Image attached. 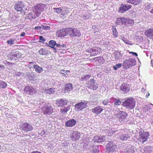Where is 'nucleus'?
I'll return each mask as SVG.
<instances>
[{"label": "nucleus", "instance_id": "nucleus-62", "mask_svg": "<svg viewBox=\"0 0 153 153\" xmlns=\"http://www.w3.org/2000/svg\"><path fill=\"white\" fill-rule=\"evenodd\" d=\"M25 33L23 32V33H22L20 35V36H24L25 35Z\"/></svg>", "mask_w": 153, "mask_h": 153}, {"label": "nucleus", "instance_id": "nucleus-10", "mask_svg": "<svg viewBox=\"0 0 153 153\" xmlns=\"http://www.w3.org/2000/svg\"><path fill=\"white\" fill-rule=\"evenodd\" d=\"M36 91L35 88L29 85L26 86L24 89V92L25 93L30 95L35 93Z\"/></svg>", "mask_w": 153, "mask_h": 153}, {"label": "nucleus", "instance_id": "nucleus-15", "mask_svg": "<svg viewBox=\"0 0 153 153\" xmlns=\"http://www.w3.org/2000/svg\"><path fill=\"white\" fill-rule=\"evenodd\" d=\"M101 50L100 48L99 47H94L87 50L86 52L90 53H91V56H94L100 52Z\"/></svg>", "mask_w": 153, "mask_h": 153}, {"label": "nucleus", "instance_id": "nucleus-6", "mask_svg": "<svg viewBox=\"0 0 153 153\" xmlns=\"http://www.w3.org/2000/svg\"><path fill=\"white\" fill-rule=\"evenodd\" d=\"M43 114L46 115H50L53 112V108L50 105H45L41 108Z\"/></svg>", "mask_w": 153, "mask_h": 153}, {"label": "nucleus", "instance_id": "nucleus-52", "mask_svg": "<svg viewBox=\"0 0 153 153\" xmlns=\"http://www.w3.org/2000/svg\"><path fill=\"white\" fill-rule=\"evenodd\" d=\"M42 25L40 26H37L35 27L34 29L35 30H42Z\"/></svg>", "mask_w": 153, "mask_h": 153}, {"label": "nucleus", "instance_id": "nucleus-44", "mask_svg": "<svg viewBox=\"0 0 153 153\" xmlns=\"http://www.w3.org/2000/svg\"><path fill=\"white\" fill-rule=\"evenodd\" d=\"M39 53L40 55H45L47 53V51L45 49L42 48L39 51Z\"/></svg>", "mask_w": 153, "mask_h": 153}, {"label": "nucleus", "instance_id": "nucleus-4", "mask_svg": "<svg viewBox=\"0 0 153 153\" xmlns=\"http://www.w3.org/2000/svg\"><path fill=\"white\" fill-rule=\"evenodd\" d=\"M116 115L121 123H124L126 121L128 114L125 112L120 111L116 114Z\"/></svg>", "mask_w": 153, "mask_h": 153}, {"label": "nucleus", "instance_id": "nucleus-45", "mask_svg": "<svg viewBox=\"0 0 153 153\" xmlns=\"http://www.w3.org/2000/svg\"><path fill=\"white\" fill-rule=\"evenodd\" d=\"M53 9H54V11L55 12L58 13H61V14H62V8L61 9V7H58L54 8Z\"/></svg>", "mask_w": 153, "mask_h": 153}, {"label": "nucleus", "instance_id": "nucleus-7", "mask_svg": "<svg viewBox=\"0 0 153 153\" xmlns=\"http://www.w3.org/2000/svg\"><path fill=\"white\" fill-rule=\"evenodd\" d=\"M45 7V5L44 4H37L34 6L33 11L35 13L36 16H38Z\"/></svg>", "mask_w": 153, "mask_h": 153}, {"label": "nucleus", "instance_id": "nucleus-35", "mask_svg": "<svg viewBox=\"0 0 153 153\" xmlns=\"http://www.w3.org/2000/svg\"><path fill=\"white\" fill-rule=\"evenodd\" d=\"M110 99L114 102V104L116 105H119L121 103V101L118 99H116L113 97H111Z\"/></svg>", "mask_w": 153, "mask_h": 153}, {"label": "nucleus", "instance_id": "nucleus-25", "mask_svg": "<svg viewBox=\"0 0 153 153\" xmlns=\"http://www.w3.org/2000/svg\"><path fill=\"white\" fill-rule=\"evenodd\" d=\"M108 128L107 127V129L105 131V132L107 134V135L108 136H111L114 133H115V134H117V135H118L119 131H115L112 130L111 129H110V128H109V129L108 130Z\"/></svg>", "mask_w": 153, "mask_h": 153}, {"label": "nucleus", "instance_id": "nucleus-22", "mask_svg": "<svg viewBox=\"0 0 153 153\" xmlns=\"http://www.w3.org/2000/svg\"><path fill=\"white\" fill-rule=\"evenodd\" d=\"M76 120L73 119H71L66 122L65 126L67 127H72L76 123Z\"/></svg>", "mask_w": 153, "mask_h": 153}, {"label": "nucleus", "instance_id": "nucleus-8", "mask_svg": "<svg viewBox=\"0 0 153 153\" xmlns=\"http://www.w3.org/2000/svg\"><path fill=\"white\" fill-rule=\"evenodd\" d=\"M94 79H92L88 81V87L93 90H96L98 88V84Z\"/></svg>", "mask_w": 153, "mask_h": 153}, {"label": "nucleus", "instance_id": "nucleus-14", "mask_svg": "<svg viewBox=\"0 0 153 153\" xmlns=\"http://www.w3.org/2000/svg\"><path fill=\"white\" fill-rule=\"evenodd\" d=\"M68 35V28H62L58 30L56 32V35L59 37H62Z\"/></svg>", "mask_w": 153, "mask_h": 153}, {"label": "nucleus", "instance_id": "nucleus-3", "mask_svg": "<svg viewBox=\"0 0 153 153\" xmlns=\"http://www.w3.org/2000/svg\"><path fill=\"white\" fill-rule=\"evenodd\" d=\"M68 34L71 38L75 36L79 37L81 36V33L79 30L76 28H68Z\"/></svg>", "mask_w": 153, "mask_h": 153}, {"label": "nucleus", "instance_id": "nucleus-39", "mask_svg": "<svg viewBox=\"0 0 153 153\" xmlns=\"http://www.w3.org/2000/svg\"><path fill=\"white\" fill-rule=\"evenodd\" d=\"M49 44L50 45V47L53 49L54 50H56V48L55 47L56 44V42L53 40H51L49 42Z\"/></svg>", "mask_w": 153, "mask_h": 153}, {"label": "nucleus", "instance_id": "nucleus-63", "mask_svg": "<svg viewBox=\"0 0 153 153\" xmlns=\"http://www.w3.org/2000/svg\"><path fill=\"white\" fill-rule=\"evenodd\" d=\"M149 95H150V94L149 93H147V94L145 96L146 97V98H148L149 97Z\"/></svg>", "mask_w": 153, "mask_h": 153}, {"label": "nucleus", "instance_id": "nucleus-53", "mask_svg": "<svg viewBox=\"0 0 153 153\" xmlns=\"http://www.w3.org/2000/svg\"><path fill=\"white\" fill-rule=\"evenodd\" d=\"M129 53H132V55H133V56H137V54L136 53L132 52H129Z\"/></svg>", "mask_w": 153, "mask_h": 153}, {"label": "nucleus", "instance_id": "nucleus-13", "mask_svg": "<svg viewBox=\"0 0 153 153\" xmlns=\"http://www.w3.org/2000/svg\"><path fill=\"white\" fill-rule=\"evenodd\" d=\"M87 106L86 103L85 102H81L75 104L74 106V110L77 111H81Z\"/></svg>", "mask_w": 153, "mask_h": 153}, {"label": "nucleus", "instance_id": "nucleus-42", "mask_svg": "<svg viewBox=\"0 0 153 153\" xmlns=\"http://www.w3.org/2000/svg\"><path fill=\"white\" fill-rule=\"evenodd\" d=\"M28 78L30 80L35 81L36 79V75L33 74L32 75L30 74H28Z\"/></svg>", "mask_w": 153, "mask_h": 153}, {"label": "nucleus", "instance_id": "nucleus-31", "mask_svg": "<svg viewBox=\"0 0 153 153\" xmlns=\"http://www.w3.org/2000/svg\"><path fill=\"white\" fill-rule=\"evenodd\" d=\"M113 55L115 59L116 60H119L120 59H121L123 56L120 52L117 51L114 53Z\"/></svg>", "mask_w": 153, "mask_h": 153}, {"label": "nucleus", "instance_id": "nucleus-2", "mask_svg": "<svg viewBox=\"0 0 153 153\" xmlns=\"http://www.w3.org/2000/svg\"><path fill=\"white\" fill-rule=\"evenodd\" d=\"M136 62L134 59L130 58L125 59L123 63V68L124 69H128L130 67L135 65Z\"/></svg>", "mask_w": 153, "mask_h": 153}, {"label": "nucleus", "instance_id": "nucleus-27", "mask_svg": "<svg viewBox=\"0 0 153 153\" xmlns=\"http://www.w3.org/2000/svg\"><path fill=\"white\" fill-rule=\"evenodd\" d=\"M124 26H129L132 25L134 23V21L132 19L125 18Z\"/></svg>", "mask_w": 153, "mask_h": 153}, {"label": "nucleus", "instance_id": "nucleus-50", "mask_svg": "<svg viewBox=\"0 0 153 153\" xmlns=\"http://www.w3.org/2000/svg\"><path fill=\"white\" fill-rule=\"evenodd\" d=\"M39 39L42 41H39L40 42H42V41L45 42L46 41V39L44 38L43 36H40L39 37Z\"/></svg>", "mask_w": 153, "mask_h": 153}, {"label": "nucleus", "instance_id": "nucleus-32", "mask_svg": "<svg viewBox=\"0 0 153 153\" xmlns=\"http://www.w3.org/2000/svg\"><path fill=\"white\" fill-rule=\"evenodd\" d=\"M125 20V18L124 17L118 18L117 19L116 23L118 25L123 26Z\"/></svg>", "mask_w": 153, "mask_h": 153}, {"label": "nucleus", "instance_id": "nucleus-24", "mask_svg": "<svg viewBox=\"0 0 153 153\" xmlns=\"http://www.w3.org/2000/svg\"><path fill=\"white\" fill-rule=\"evenodd\" d=\"M145 34L146 36L152 39L153 36V28H149L146 30Z\"/></svg>", "mask_w": 153, "mask_h": 153}, {"label": "nucleus", "instance_id": "nucleus-30", "mask_svg": "<svg viewBox=\"0 0 153 153\" xmlns=\"http://www.w3.org/2000/svg\"><path fill=\"white\" fill-rule=\"evenodd\" d=\"M133 147L131 145L127 146L126 148L124 153H134Z\"/></svg>", "mask_w": 153, "mask_h": 153}, {"label": "nucleus", "instance_id": "nucleus-59", "mask_svg": "<svg viewBox=\"0 0 153 153\" xmlns=\"http://www.w3.org/2000/svg\"><path fill=\"white\" fill-rule=\"evenodd\" d=\"M59 74H61L62 75V76H64L67 77V76L66 75V74L65 73H63L62 72H60Z\"/></svg>", "mask_w": 153, "mask_h": 153}, {"label": "nucleus", "instance_id": "nucleus-21", "mask_svg": "<svg viewBox=\"0 0 153 153\" xmlns=\"http://www.w3.org/2000/svg\"><path fill=\"white\" fill-rule=\"evenodd\" d=\"M22 54L18 51H17L13 54L10 55V58L12 60H17L21 57Z\"/></svg>", "mask_w": 153, "mask_h": 153}, {"label": "nucleus", "instance_id": "nucleus-17", "mask_svg": "<svg viewBox=\"0 0 153 153\" xmlns=\"http://www.w3.org/2000/svg\"><path fill=\"white\" fill-rule=\"evenodd\" d=\"M106 138L105 136L97 135L94 137L93 140L95 143H99L104 141L106 140Z\"/></svg>", "mask_w": 153, "mask_h": 153}, {"label": "nucleus", "instance_id": "nucleus-9", "mask_svg": "<svg viewBox=\"0 0 153 153\" xmlns=\"http://www.w3.org/2000/svg\"><path fill=\"white\" fill-rule=\"evenodd\" d=\"M20 126L22 130L26 132L31 131L33 129L32 126L27 123H22Z\"/></svg>", "mask_w": 153, "mask_h": 153}, {"label": "nucleus", "instance_id": "nucleus-12", "mask_svg": "<svg viewBox=\"0 0 153 153\" xmlns=\"http://www.w3.org/2000/svg\"><path fill=\"white\" fill-rule=\"evenodd\" d=\"M123 132V130H119L117 137L122 141H126L130 138V136L128 134H124Z\"/></svg>", "mask_w": 153, "mask_h": 153}, {"label": "nucleus", "instance_id": "nucleus-37", "mask_svg": "<svg viewBox=\"0 0 153 153\" xmlns=\"http://www.w3.org/2000/svg\"><path fill=\"white\" fill-rule=\"evenodd\" d=\"M83 13L85 14L82 15V17L84 19H86L90 18V16L89 15V14L88 12L87 11H83Z\"/></svg>", "mask_w": 153, "mask_h": 153}, {"label": "nucleus", "instance_id": "nucleus-38", "mask_svg": "<svg viewBox=\"0 0 153 153\" xmlns=\"http://www.w3.org/2000/svg\"><path fill=\"white\" fill-rule=\"evenodd\" d=\"M91 75H87L82 76L80 78V80L82 81H86L91 77Z\"/></svg>", "mask_w": 153, "mask_h": 153}, {"label": "nucleus", "instance_id": "nucleus-48", "mask_svg": "<svg viewBox=\"0 0 153 153\" xmlns=\"http://www.w3.org/2000/svg\"><path fill=\"white\" fill-rule=\"evenodd\" d=\"M121 39L123 40V41L127 44L131 45V44L130 43V42L128 40L126 39L124 37H123Z\"/></svg>", "mask_w": 153, "mask_h": 153}, {"label": "nucleus", "instance_id": "nucleus-55", "mask_svg": "<svg viewBox=\"0 0 153 153\" xmlns=\"http://www.w3.org/2000/svg\"><path fill=\"white\" fill-rule=\"evenodd\" d=\"M4 67L0 64V71H2L3 69H4Z\"/></svg>", "mask_w": 153, "mask_h": 153}, {"label": "nucleus", "instance_id": "nucleus-61", "mask_svg": "<svg viewBox=\"0 0 153 153\" xmlns=\"http://www.w3.org/2000/svg\"><path fill=\"white\" fill-rule=\"evenodd\" d=\"M31 153H41L40 152H39L38 151H33Z\"/></svg>", "mask_w": 153, "mask_h": 153}, {"label": "nucleus", "instance_id": "nucleus-26", "mask_svg": "<svg viewBox=\"0 0 153 153\" xmlns=\"http://www.w3.org/2000/svg\"><path fill=\"white\" fill-rule=\"evenodd\" d=\"M103 109L100 106H97L92 110V111L94 113L98 115L103 110Z\"/></svg>", "mask_w": 153, "mask_h": 153}, {"label": "nucleus", "instance_id": "nucleus-1", "mask_svg": "<svg viewBox=\"0 0 153 153\" xmlns=\"http://www.w3.org/2000/svg\"><path fill=\"white\" fill-rule=\"evenodd\" d=\"M122 105L126 108L132 109L134 108L135 105V100L132 97L126 98L125 100L123 102Z\"/></svg>", "mask_w": 153, "mask_h": 153}, {"label": "nucleus", "instance_id": "nucleus-54", "mask_svg": "<svg viewBox=\"0 0 153 153\" xmlns=\"http://www.w3.org/2000/svg\"><path fill=\"white\" fill-rule=\"evenodd\" d=\"M122 65L121 64L118 63L116 64V66L117 67V68H121L122 66Z\"/></svg>", "mask_w": 153, "mask_h": 153}, {"label": "nucleus", "instance_id": "nucleus-11", "mask_svg": "<svg viewBox=\"0 0 153 153\" xmlns=\"http://www.w3.org/2000/svg\"><path fill=\"white\" fill-rule=\"evenodd\" d=\"M149 135V133L147 131L141 132L140 133L139 138L138 140L142 143H143L147 140Z\"/></svg>", "mask_w": 153, "mask_h": 153}, {"label": "nucleus", "instance_id": "nucleus-33", "mask_svg": "<svg viewBox=\"0 0 153 153\" xmlns=\"http://www.w3.org/2000/svg\"><path fill=\"white\" fill-rule=\"evenodd\" d=\"M112 34L113 37L117 38L118 35V32L115 26H112L111 28Z\"/></svg>", "mask_w": 153, "mask_h": 153}, {"label": "nucleus", "instance_id": "nucleus-20", "mask_svg": "<svg viewBox=\"0 0 153 153\" xmlns=\"http://www.w3.org/2000/svg\"><path fill=\"white\" fill-rule=\"evenodd\" d=\"M41 90L42 92H44L46 94H52L55 92V88H46L44 87H42Z\"/></svg>", "mask_w": 153, "mask_h": 153}, {"label": "nucleus", "instance_id": "nucleus-51", "mask_svg": "<svg viewBox=\"0 0 153 153\" xmlns=\"http://www.w3.org/2000/svg\"><path fill=\"white\" fill-rule=\"evenodd\" d=\"M133 4L134 5H137L140 2V0H134Z\"/></svg>", "mask_w": 153, "mask_h": 153}, {"label": "nucleus", "instance_id": "nucleus-47", "mask_svg": "<svg viewBox=\"0 0 153 153\" xmlns=\"http://www.w3.org/2000/svg\"><path fill=\"white\" fill-rule=\"evenodd\" d=\"M15 39H10L7 41V43L9 45H12L14 44Z\"/></svg>", "mask_w": 153, "mask_h": 153}, {"label": "nucleus", "instance_id": "nucleus-58", "mask_svg": "<svg viewBox=\"0 0 153 153\" xmlns=\"http://www.w3.org/2000/svg\"><path fill=\"white\" fill-rule=\"evenodd\" d=\"M6 108L4 107L1 106V105H0V110H3L5 109Z\"/></svg>", "mask_w": 153, "mask_h": 153}, {"label": "nucleus", "instance_id": "nucleus-34", "mask_svg": "<svg viewBox=\"0 0 153 153\" xmlns=\"http://www.w3.org/2000/svg\"><path fill=\"white\" fill-rule=\"evenodd\" d=\"M73 89L72 85L71 83L66 84L65 86V93L71 91Z\"/></svg>", "mask_w": 153, "mask_h": 153}, {"label": "nucleus", "instance_id": "nucleus-49", "mask_svg": "<svg viewBox=\"0 0 153 153\" xmlns=\"http://www.w3.org/2000/svg\"><path fill=\"white\" fill-rule=\"evenodd\" d=\"M102 104L104 105H109L110 103V102L109 101L108 99H106L104 100L102 102Z\"/></svg>", "mask_w": 153, "mask_h": 153}, {"label": "nucleus", "instance_id": "nucleus-60", "mask_svg": "<svg viewBox=\"0 0 153 153\" xmlns=\"http://www.w3.org/2000/svg\"><path fill=\"white\" fill-rule=\"evenodd\" d=\"M55 46H56V47H59L60 48L61 45L56 43V44H55Z\"/></svg>", "mask_w": 153, "mask_h": 153}, {"label": "nucleus", "instance_id": "nucleus-43", "mask_svg": "<svg viewBox=\"0 0 153 153\" xmlns=\"http://www.w3.org/2000/svg\"><path fill=\"white\" fill-rule=\"evenodd\" d=\"M42 30H49L51 29V28L49 26L47 25L46 24L42 25Z\"/></svg>", "mask_w": 153, "mask_h": 153}, {"label": "nucleus", "instance_id": "nucleus-5", "mask_svg": "<svg viewBox=\"0 0 153 153\" xmlns=\"http://www.w3.org/2000/svg\"><path fill=\"white\" fill-rule=\"evenodd\" d=\"M116 146L112 142H109L106 145V150L108 153H115Z\"/></svg>", "mask_w": 153, "mask_h": 153}, {"label": "nucleus", "instance_id": "nucleus-29", "mask_svg": "<svg viewBox=\"0 0 153 153\" xmlns=\"http://www.w3.org/2000/svg\"><path fill=\"white\" fill-rule=\"evenodd\" d=\"M142 152L143 153H152L153 152V149L150 146L144 147Z\"/></svg>", "mask_w": 153, "mask_h": 153}, {"label": "nucleus", "instance_id": "nucleus-19", "mask_svg": "<svg viewBox=\"0 0 153 153\" xmlns=\"http://www.w3.org/2000/svg\"><path fill=\"white\" fill-rule=\"evenodd\" d=\"M24 7V5L22 1L16 2L15 5V9L18 11H21Z\"/></svg>", "mask_w": 153, "mask_h": 153}, {"label": "nucleus", "instance_id": "nucleus-57", "mask_svg": "<svg viewBox=\"0 0 153 153\" xmlns=\"http://www.w3.org/2000/svg\"><path fill=\"white\" fill-rule=\"evenodd\" d=\"M134 0H127V1L128 2L133 4L134 3Z\"/></svg>", "mask_w": 153, "mask_h": 153}, {"label": "nucleus", "instance_id": "nucleus-64", "mask_svg": "<svg viewBox=\"0 0 153 153\" xmlns=\"http://www.w3.org/2000/svg\"><path fill=\"white\" fill-rule=\"evenodd\" d=\"M113 68L115 70H116L118 68L116 65L113 66Z\"/></svg>", "mask_w": 153, "mask_h": 153}, {"label": "nucleus", "instance_id": "nucleus-18", "mask_svg": "<svg viewBox=\"0 0 153 153\" xmlns=\"http://www.w3.org/2000/svg\"><path fill=\"white\" fill-rule=\"evenodd\" d=\"M68 102L67 100L63 99H58L56 100V104L58 106L62 107L66 105Z\"/></svg>", "mask_w": 153, "mask_h": 153}, {"label": "nucleus", "instance_id": "nucleus-36", "mask_svg": "<svg viewBox=\"0 0 153 153\" xmlns=\"http://www.w3.org/2000/svg\"><path fill=\"white\" fill-rule=\"evenodd\" d=\"M33 68L35 69V71L37 73H41L43 71V69L42 67L38 66L37 65H34Z\"/></svg>", "mask_w": 153, "mask_h": 153}, {"label": "nucleus", "instance_id": "nucleus-16", "mask_svg": "<svg viewBox=\"0 0 153 153\" xmlns=\"http://www.w3.org/2000/svg\"><path fill=\"white\" fill-rule=\"evenodd\" d=\"M131 7V5L128 4H122L119 8L118 12L119 13H123L129 10Z\"/></svg>", "mask_w": 153, "mask_h": 153}, {"label": "nucleus", "instance_id": "nucleus-41", "mask_svg": "<svg viewBox=\"0 0 153 153\" xmlns=\"http://www.w3.org/2000/svg\"><path fill=\"white\" fill-rule=\"evenodd\" d=\"M7 84L4 82L0 80V88H4L7 86Z\"/></svg>", "mask_w": 153, "mask_h": 153}, {"label": "nucleus", "instance_id": "nucleus-28", "mask_svg": "<svg viewBox=\"0 0 153 153\" xmlns=\"http://www.w3.org/2000/svg\"><path fill=\"white\" fill-rule=\"evenodd\" d=\"M120 89L123 92L127 93L129 91L130 88L128 84L123 83L121 85Z\"/></svg>", "mask_w": 153, "mask_h": 153}, {"label": "nucleus", "instance_id": "nucleus-23", "mask_svg": "<svg viewBox=\"0 0 153 153\" xmlns=\"http://www.w3.org/2000/svg\"><path fill=\"white\" fill-rule=\"evenodd\" d=\"M71 137L73 140L76 141L79 139L80 133L78 132L74 131L72 133Z\"/></svg>", "mask_w": 153, "mask_h": 153}, {"label": "nucleus", "instance_id": "nucleus-56", "mask_svg": "<svg viewBox=\"0 0 153 153\" xmlns=\"http://www.w3.org/2000/svg\"><path fill=\"white\" fill-rule=\"evenodd\" d=\"M66 45L65 44H62L61 45V46H60V48H66Z\"/></svg>", "mask_w": 153, "mask_h": 153}, {"label": "nucleus", "instance_id": "nucleus-40", "mask_svg": "<svg viewBox=\"0 0 153 153\" xmlns=\"http://www.w3.org/2000/svg\"><path fill=\"white\" fill-rule=\"evenodd\" d=\"M70 108V106L64 107L60 109V111L62 113H65L69 111Z\"/></svg>", "mask_w": 153, "mask_h": 153}, {"label": "nucleus", "instance_id": "nucleus-46", "mask_svg": "<svg viewBox=\"0 0 153 153\" xmlns=\"http://www.w3.org/2000/svg\"><path fill=\"white\" fill-rule=\"evenodd\" d=\"M69 8H62V15H64L67 14L69 12Z\"/></svg>", "mask_w": 153, "mask_h": 153}]
</instances>
